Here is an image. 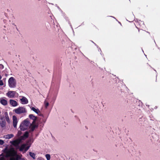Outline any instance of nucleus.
<instances>
[{
    "instance_id": "obj_1",
    "label": "nucleus",
    "mask_w": 160,
    "mask_h": 160,
    "mask_svg": "<svg viewBox=\"0 0 160 160\" xmlns=\"http://www.w3.org/2000/svg\"><path fill=\"white\" fill-rule=\"evenodd\" d=\"M23 137H22L20 138L11 141L10 143L15 147L18 148L19 147V145Z\"/></svg>"
},
{
    "instance_id": "obj_2",
    "label": "nucleus",
    "mask_w": 160,
    "mask_h": 160,
    "mask_svg": "<svg viewBox=\"0 0 160 160\" xmlns=\"http://www.w3.org/2000/svg\"><path fill=\"white\" fill-rule=\"evenodd\" d=\"M29 124V122L25 120L20 125V127L21 130L24 131L27 128Z\"/></svg>"
},
{
    "instance_id": "obj_3",
    "label": "nucleus",
    "mask_w": 160,
    "mask_h": 160,
    "mask_svg": "<svg viewBox=\"0 0 160 160\" xmlns=\"http://www.w3.org/2000/svg\"><path fill=\"white\" fill-rule=\"evenodd\" d=\"M4 152L9 157L13 156L15 154V151L13 148H11L9 149L6 148L5 149Z\"/></svg>"
},
{
    "instance_id": "obj_4",
    "label": "nucleus",
    "mask_w": 160,
    "mask_h": 160,
    "mask_svg": "<svg viewBox=\"0 0 160 160\" xmlns=\"http://www.w3.org/2000/svg\"><path fill=\"white\" fill-rule=\"evenodd\" d=\"M8 85L11 88H14L16 87V81L12 77L10 78L8 81Z\"/></svg>"
},
{
    "instance_id": "obj_5",
    "label": "nucleus",
    "mask_w": 160,
    "mask_h": 160,
    "mask_svg": "<svg viewBox=\"0 0 160 160\" xmlns=\"http://www.w3.org/2000/svg\"><path fill=\"white\" fill-rule=\"evenodd\" d=\"M13 111L16 114H20L26 112V110L25 108L22 107H19L18 108L14 109Z\"/></svg>"
},
{
    "instance_id": "obj_6",
    "label": "nucleus",
    "mask_w": 160,
    "mask_h": 160,
    "mask_svg": "<svg viewBox=\"0 0 160 160\" xmlns=\"http://www.w3.org/2000/svg\"><path fill=\"white\" fill-rule=\"evenodd\" d=\"M138 32L140 33V36H144V35L147 33L145 31L143 30L140 32L139 30L137 28L136 26L134 25L133 28L132 32L134 34H135L136 32Z\"/></svg>"
},
{
    "instance_id": "obj_7",
    "label": "nucleus",
    "mask_w": 160,
    "mask_h": 160,
    "mask_svg": "<svg viewBox=\"0 0 160 160\" xmlns=\"http://www.w3.org/2000/svg\"><path fill=\"white\" fill-rule=\"evenodd\" d=\"M18 94L16 91H9L7 93L6 95L10 98H13L16 96H18Z\"/></svg>"
},
{
    "instance_id": "obj_8",
    "label": "nucleus",
    "mask_w": 160,
    "mask_h": 160,
    "mask_svg": "<svg viewBox=\"0 0 160 160\" xmlns=\"http://www.w3.org/2000/svg\"><path fill=\"white\" fill-rule=\"evenodd\" d=\"M27 145L25 144H23L19 148V151H22L24 149L25 152L27 151L30 148L29 146L26 147Z\"/></svg>"
},
{
    "instance_id": "obj_9",
    "label": "nucleus",
    "mask_w": 160,
    "mask_h": 160,
    "mask_svg": "<svg viewBox=\"0 0 160 160\" xmlns=\"http://www.w3.org/2000/svg\"><path fill=\"white\" fill-rule=\"evenodd\" d=\"M13 125V127L16 128H17V125L18 122V119L15 116H13L12 117Z\"/></svg>"
},
{
    "instance_id": "obj_10",
    "label": "nucleus",
    "mask_w": 160,
    "mask_h": 160,
    "mask_svg": "<svg viewBox=\"0 0 160 160\" xmlns=\"http://www.w3.org/2000/svg\"><path fill=\"white\" fill-rule=\"evenodd\" d=\"M21 103L23 104H27L28 103V99L25 97H22V98L20 99Z\"/></svg>"
},
{
    "instance_id": "obj_11",
    "label": "nucleus",
    "mask_w": 160,
    "mask_h": 160,
    "mask_svg": "<svg viewBox=\"0 0 160 160\" xmlns=\"http://www.w3.org/2000/svg\"><path fill=\"white\" fill-rule=\"evenodd\" d=\"M10 103L13 107H16L18 105V102L12 99H10Z\"/></svg>"
},
{
    "instance_id": "obj_12",
    "label": "nucleus",
    "mask_w": 160,
    "mask_h": 160,
    "mask_svg": "<svg viewBox=\"0 0 160 160\" xmlns=\"http://www.w3.org/2000/svg\"><path fill=\"white\" fill-rule=\"evenodd\" d=\"M29 117L30 119H32L33 120V121L32 122V124H33L35 123L37 119L36 117L34 116L33 114H30L29 115Z\"/></svg>"
},
{
    "instance_id": "obj_13",
    "label": "nucleus",
    "mask_w": 160,
    "mask_h": 160,
    "mask_svg": "<svg viewBox=\"0 0 160 160\" xmlns=\"http://www.w3.org/2000/svg\"><path fill=\"white\" fill-rule=\"evenodd\" d=\"M0 102L4 106H6L8 104L7 101L2 98H0Z\"/></svg>"
},
{
    "instance_id": "obj_14",
    "label": "nucleus",
    "mask_w": 160,
    "mask_h": 160,
    "mask_svg": "<svg viewBox=\"0 0 160 160\" xmlns=\"http://www.w3.org/2000/svg\"><path fill=\"white\" fill-rule=\"evenodd\" d=\"M31 109L32 110L34 111L35 112H36L37 114H38L39 112H40V110L38 109H36L34 107H32L31 108Z\"/></svg>"
},
{
    "instance_id": "obj_15",
    "label": "nucleus",
    "mask_w": 160,
    "mask_h": 160,
    "mask_svg": "<svg viewBox=\"0 0 160 160\" xmlns=\"http://www.w3.org/2000/svg\"><path fill=\"white\" fill-rule=\"evenodd\" d=\"M0 125L2 128H3L6 126V122L4 121H2L0 122Z\"/></svg>"
},
{
    "instance_id": "obj_16",
    "label": "nucleus",
    "mask_w": 160,
    "mask_h": 160,
    "mask_svg": "<svg viewBox=\"0 0 160 160\" xmlns=\"http://www.w3.org/2000/svg\"><path fill=\"white\" fill-rule=\"evenodd\" d=\"M32 124H33L32 123V124L30 126L31 131H33L35 130L36 128L37 127L36 125Z\"/></svg>"
},
{
    "instance_id": "obj_17",
    "label": "nucleus",
    "mask_w": 160,
    "mask_h": 160,
    "mask_svg": "<svg viewBox=\"0 0 160 160\" xmlns=\"http://www.w3.org/2000/svg\"><path fill=\"white\" fill-rule=\"evenodd\" d=\"M14 137V135L13 134H9L6 135V138L7 139L11 138Z\"/></svg>"
},
{
    "instance_id": "obj_18",
    "label": "nucleus",
    "mask_w": 160,
    "mask_h": 160,
    "mask_svg": "<svg viewBox=\"0 0 160 160\" xmlns=\"http://www.w3.org/2000/svg\"><path fill=\"white\" fill-rule=\"evenodd\" d=\"M29 154L30 156L32 157L33 159H34L35 158L36 154L35 153L32 152H29Z\"/></svg>"
},
{
    "instance_id": "obj_19",
    "label": "nucleus",
    "mask_w": 160,
    "mask_h": 160,
    "mask_svg": "<svg viewBox=\"0 0 160 160\" xmlns=\"http://www.w3.org/2000/svg\"><path fill=\"white\" fill-rule=\"evenodd\" d=\"M29 133L28 132H26L23 135V137L26 138H28V137Z\"/></svg>"
},
{
    "instance_id": "obj_20",
    "label": "nucleus",
    "mask_w": 160,
    "mask_h": 160,
    "mask_svg": "<svg viewBox=\"0 0 160 160\" xmlns=\"http://www.w3.org/2000/svg\"><path fill=\"white\" fill-rule=\"evenodd\" d=\"M47 160H50V155L49 154H46L45 155Z\"/></svg>"
},
{
    "instance_id": "obj_21",
    "label": "nucleus",
    "mask_w": 160,
    "mask_h": 160,
    "mask_svg": "<svg viewBox=\"0 0 160 160\" xmlns=\"http://www.w3.org/2000/svg\"><path fill=\"white\" fill-rule=\"evenodd\" d=\"M5 118H6V121L8 122H10V119H9V117L8 116V115H6V116H5Z\"/></svg>"
},
{
    "instance_id": "obj_22",
    "label": "nucleus",
    "mask_w": 160,
    "mask_h": 160,
    "mask_svg": "<svg viewBox=\"0 0 160 160\" xmlns=\"http://www.w3.org/2000/svg\"><path fill=\"white\" fill-rule=\"evenodd\" d=\"M91 28L92 29H94V28H96V27L93 24L91 25Z\"/></svg>"
},
{
    "instance_id": "obj_23",
    "label": "nucleus",
    "mask_w": 160,
    "mask_h": 160,
    "mask_svg": "<svg viewBox=\"0 0 160 160\" xmlns=\"http://www.w3.org/2000/svg\"><path fill=\"white\" fill-rule=\"evenodd\" d=\"M4 143V142L3 140L0 139V145H2Z\"/></svg>"
},
{
    "instance_id": "obj_24",
    "label": "nucleus",
    "mask_w": 160,
    "mask_h": 160,
    "mask_svg": "<svg viewBox=\"0 0 160 160\" xmlns=\"http://www.w3.org/2000/svg\"><path fill=\"white\" fill-rule=\"evenodd\" d=\"M49 105V103L48 102L45 103V107L46 108H47Z\"/></svg>"
},
{
    "instance_id": "obj_25",
    "label": "nucleus",
    "mask_w": 160,
    "mask_h": 160,
    "mask_svg": "<svg viewBox=\"0 0 160 160\" xmlns=\"http://www.w3.org/2000/svg\"><path fill=\"white\" fill-rule=\"evenodd\" d=\"M10 160H17V159L14 157H12L10 158Z\"/></svg>"
},
{
    "instance_id": "obj_26",
    "label": "nucleus",
    "mask_w": 160,
    "mask_h": 160,
    "mask_svg": "<svg viewBox=\"0 0 160 160\" xmlns=\"http://www.w3.org/2000/svg\"><path fill=\"white\" fill-rule=\"evenodd\" d=\"M3 85V83L2 80H0V86H2Z\"/></svg>"
},
{
    "instance_id": "obj_27",
    "label": "nucleus",
    "mask_w": 160,
    "mask_h": 160,
    "mask_svg": "<svg viewBox=\"0 0 160 160\" xmlns=\"http://www.w3.org/2000/svg\"><path fill=\"white\" fill-rule=\"evenodd\" d=\"M5 158L3 157H2L0 158V160H4Z\"/></svg>"
},
{
    "instance_id": "obj_28",
    "label": "nucleus",
    "mask_w": 160,
    "mask_h": 160,
    "mask_svg": "<svg viewBox=\"0 0 160 160\" xmlns=\"http://www.w3.org/2000/svg\"><path fill=\"white\" fill-rule=\"evenodd\" d=\"M0 65L2 66V68H4L3 66V65Z\"/></svg>"
},
{
    "instance_id": "obj_29",
    "label": "nucleus",
    "mask_w": 160,
    "mask_h": 160,
    "mask_svg": "<svg viewBox=\"0 0 160 160\" xmlns=\"http://www.w3.org/2000/svg\"><path fill=\"white\" fill-rule=\"evenodd\" d=\"M21 160H25L24 158H22V159H21Z\"/></svg>"
},
{
    "instance_id": "obj_30",
    "label": "nucleus",
    "mask_w": 160,
    "mask_h": 160,
    "mask_svg": "<svg viewBox=\"0 0 160 160\" xmlns=\"http://www.w3.org/2000/svg\"><path fill=\"white\" fill-rule=\"evenodd\" d=\"M2 77L0 75V79Z\"/></svg>"
},
{
    "instance_id": "obj_31",
    "label": "nucleus",
    "mask_w": 160,
    "mask_h": 160,
    "mask_svg": "<svg viewBox=\"0 0 160 160\" xmlns=\"http://www.w3.org/2000/svg\"><path fill=\"white\" fill-rule=\"evenodd\" d=\"M39 160H41V159H39Z\"/></svg>"
}]
</instances>
